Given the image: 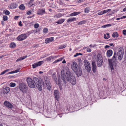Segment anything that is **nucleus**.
I'll list each match as a JSON object with an SVG mask.
<instances>
[{
  "label": "nucleus",
  "mask_w": 126,
  "mask_h": 126,
  "mask_svg": "<svg viewBox=\"0 0 126 126\" xmlns=\"http://www.w3.org/2000/svg\"><path fill=\"white\" fill-rule=\"evenodd\" d=\"M3 12L5 15H8L10 14L9 12L7 10H4L3 11Z\"/></svg>",
  "instance_id": "nucleus-34"
},
{
  "label": "nucleus",
  "mask_w": 126,
  "mask_h": 126,
  "mask_svg": "<svg viewBox=\"0 0 126 126\" xmlns=\"http://www.w3.org/2000/svg\"><path fill=\"white\" fill-rule=\"evenodd\" d=\"M52 76L53 79L55 81L57 79V78L56 76L54 73H53L52 74Z\"/></svg>",
  "instance_id": "nucleus-36"
},
{
  "label": "nucleus",
  "mask_w": 126,
  "mask_h": 126,
  "mask_svg": "<svg viewBox=\"0 0 126 126\" xmlns=\"http://www.w3.org/2000/svg\"><path fill=\"white\" fill-rule=\"evenodd\" d=\"M66 46V44H63L59 46V48L60 49H62L65 48Z\"/></svg>",
  "instance_id": "nucleus-31"
},
{
  "label": "nucleus",
  "mask_w": 126,
  "mask_h": 126,
  "mask_svg": "<svg viewBox=\"0 0 126 126\" xmlns=\"http://www.w3.org/2000/svg\"><path fill=\"white\" fill-rule=\"evenodd\" d=\"M66 62L65 60H64L62 62V63H66Z\"/></svg>",
  "instance_id": "nucleus-59"
},
{
  "label": "nucleus",
  "mask_w": 126,
  "mask_h": 126,
  "mask_svg": "<svg viewBox=\"0 0 126 126\" xmlns=\"http://www.w3.org/2000/svg\"><path fill=\"white\" fill-rule=\"evenodd\" d=\"M104 38H105L106 39H108V38L107 37H106V34H104Z\"/></svg>",
  "instance_id": "nucleus-53"
},
{
  "label": "nucleus",
  "mask_w": 126,
  "mask_h": 126,
  "mask_svg": "<svg viewBox=\"0 0 126 126\" xmlns=\"http://www.w3.org/2000/svg\"><path fill=\"white\" fill-rule=\"evenodd\" d=\"M97 64L98 67H101L103 61L101 55L98 54L97 55L96 59Z\"/></svg>",
  "instance_id": "nucleus-4"
},
{
  "label": "nucleus",
  "mask_w": 126,
  "mask_h": 126,
  "mask_svg": "<svg viewBox=\"0 0 126 126\" xmlns=\"http://www.w3.org/2000/svg\"><path fill=\"white\" fill-rule=\"evenodd\" d=\"M48 31V29L47 28L44 29L43 30V32L44 33H46Z\"/></svg>",
  "instance_id": "nucleus-41"
},
{
  "label": "nucleus",
  "mask_w": 126,
  "mask_h": 126,
  "mask_svg": "<svg viewBox=\"0 0 126 126\" xmlns=\"http://www.w3.org/2000/svg\"><path fill=\"white\" fill-rule=\"evenodd\" d=\"M19 17V16H16L14 17V19L15 20L17 19Z\"/></svg>",
  "instance_id": "nucleus-47"
},
{
  "label": "nucleus",
  "mask_w": 126,
  "mask_h": 126,
  "mask_svg": "<svg viewBox=\"0 0 126 126\" xmlns=\"http://www.w3.org/2000/svg\"><path fill=\"white\" fill-rule=\"evenodd\" d=\"M118 35L117 32H114L112 34V36L114 38L117 37H118Z\"/></svg>",
  "instance_id": "nucleus-25"
},
{
  "label": "nucleus",
  "mask_w": 126,
  "mask_h": 126,
  "mask_svg": "<svg viewBox=\"0 0 126 126\" xmlns=\"http://www.w3.org/2000/svg\"><path fill=\"white\" fill-rule=\"evenodd\" d=\"M123 12H125L126 11V7L124 8L123 10Z\"/></svg>",
  "instance_id": "nucleus-57"
},
{
  "label": "nucleus",
  "mask_w": 126,
  "mask_h": 126,
  "mask_svg": "<svg viewBox=\"0 0 126 126\" xmlns=\"http://www.w3.org/2000/svg\"><path fill=\"white\" fill-rule=\"evenodd\" d=\"M1 24H2L3 25L4 24V22L3 21H1Z\"/></svg>",
  "instance_id": "nucleus-64"
},
{
  "label": "nucleus",
  "mask_w": 126,
  "mask_h": 126,
  "mask_svg": "<svg viewBox=\"0 0 126 126\" xmlns=\"http://www.w3.org/2000/svg\"><path fill=\"white\" fill-rule=\"evenodd\" d=\"M39 26V25L38 24L36 23L34 24V27L35 28H38Z\"/></svg>",
  "instance_id": "nucleus-40"
},
{
  "label": "nucleus",
  "mask_w": 126,
  "mask_h": 126,
  "mask_svg": "<svg viewBox=\"0 0 126 126\" xmlns=\"http://www.w3.org/2000/svg\"><path fill=\"white\" fill-rule=\"evenodd\" d=\"M81 12H75L72 13L70 15V16H75L79 14Z\"/></svg>",
  "instance_id": "nucleus-21"
},
{
  "label": "nucleus",
  "mask_w": 126,
  "mask_h": 126,
  "mask_svg": "<svg viewBox=\"0 0 126 126\" xmlns=\"http://www.w3.org/2000/svg\"><path fill=\"white\" fill-rule=\"evenodd\" d=\"M32 14V11L31 10L27 12V14L28 15H31Z\"/></svg>",
  "instance_id": "nucleus-43"
},
{
  "label": "nucleus",
  "mask_w": 126,
  "mask_h": 126,
  "mask_svg": "<svg viewBox=\"0 0 126 126\" xmlns=\"http://www.w3.org/2000/svg\"><path fill=\"white\" fill-rule=\"evenodd\" d=\"M85 22V20L81 21L78 23V25H81L84 24Z\"/></svg>",
  "instance_id": "nucleus-33"
},
{
  "label": "nucleus",
  "mask_w": 126,
  "mask_h": 126,
  "mask_svg": "<svg viewBox=\"0 0 126 126\" xmlns=\"http://www.w3.org/2000/svg\"><path fill=\"white\" fill-rule=\"evenodd\" d=\"M3 18L4 21H6L7 20V17L6 16H3Z\"/></svg>",
  "instance_id": "nucleus-39"
},
{
  "label": "nucleus",
  "mask_w": 126,
  "mask_h": 126,
  "mask_svg": "<svg viewBox=\"0 0 126 126\" xmlns=\"http://www.w3.org/2000/svg\"><path fill=\"white\" fill-rule=\"evenodd\" d=\"M10 86L11 87H14L16 86V84L15 83L11 82L10 84Z\"/></svg>",
  "instance_id": "nucleus-38"
},
{
  "label": "nucleus",
  "mask_w": 126,
  "mask_h": 126,
  "mask_svg": "<svg viewBox=\"0 0 126 126\" xmlns=\"http://www.w3.org/2000/svg\"><path fill=\"white\" fill-rule=\"evenodd\" d=\"M14 72H15L14 71H11V72H9L8 73V74H11L15 73Z\"/></svg>",
  "instance_id": "nucleus-49"
},
{
  "label": "nucleus",
  "mask_w": 126,
  "mask_h": 126,
  "mask_svg": "<svg viewBox=\"0 0 126 126\" xmlns=\"http://www.w3.org/2000/svg\"><path fill=\"white\" fill-rule=\"evenodd\" d=\"M19 88L20 91L23 92H24L25 91V89H26V85L23 83H20L19 86Z\"/></svg>",
  "instance_id": "nucleus-6"
},
{
  "label": "nucleus",
  "mask_w": 126,
  "mask_h": 126,
  "mask_svg": "<svg viewBox=\"0 0 126 126\" xmlns=\"http://www.w3.org/2000/svg\"><path fill=\"white\" fill-rule=\"evenodd\" d=\"M54 40V37H51L46 39L45 40V43L47 44L50 42H51Z\"/></svg>",
  "instance_id": "nucleus-18"
},
{
  "label": "nucleus",
  "mask_w": 126,
  "mask_h": 126,
  "mask_svg": "<svg viewBox=\"0 0 126 126\" xmlns=\"http://www.w3.org/2000/svg\"><path fill=\"white\" fill-rule=\"evenodd\" d=\"M45 13V11L44 9H39L37 11V14L38 15H42L44 14Z\"/></svg>",
  "instance_id": "nucleus-16"
},
{
  "label": "nucleus",
  "mask_w": 126,
  "mask_h": 126,
  "mask_svg": "<svg viewBox=\"0 0 126 126\" xmlns=\"http://www.w3.org/2000/svg\"><path fill=\"white\" fill-rule=\"evenodd\" d=\"M43 63V61H40L37 63H36L32 65V66L33 68H35L41 65Z\"/></svg>",
  "instance_id": "nucleus-12"
},
{
  "label": "nucleus",
  "mask_w": 126,
  "mask_h": 126,
  "mask_svg": "<svg viewBox=\"0 0 126 126\" xmlns=\"http://www.w3.org/2000/svg\"><path fill=\"white\" fill-rule=\"evenodd\" d=\"M107 12H108V11H110L111 10V9H109L108 10H106Z\"/></svg>",
  "instance_id": "nucleus-63"
},
{
  "label": "nucleus",
  "mask_w": 126,
  "mask_h": 126,
  "mask_svg": "<svg viewBox=\"0 0 126 126\" xmlns=\"http://www.w3.org/2000/svg\"><path fill=\"white\" fill-rule=\"evenodd\" d=\"M4 105L6 107L10 108L13 107V105L9 102L7 101H5L4 103Z\"/></svg>",
  "instance_id": "nucleus-9"
},
{
  "label": "nucleus",
  "mask_w": 126,
  "mask_h": 126,
  "mask_svg": "<svg viewBox=\"0 0 126 126\" xmlns=\"http://www.w3.org/2000/svg\"><path fill=\"white\" fill-rule=\"evenodd\" d=\"M19 8L20 9L24 10L25 9V7L23 4L20 5L19 6Z\"/></svg>",
  "instance_id": "nucleus-30"
},
{
  "label": "nucleus",
  "mask_w": 126,
  "mask_h": 126,
  "mask_svg": "<svg viewBox=\"0 0 126 126\" xmlns=\"http://www.w3.org/2000/svg\"><path fill=\"white\" fill-rule=\"evenodd\" d=\"M34 16V15H33V16H29L28 17V18H31L32 17H33V16Z\"/></svg>",
  "instance_id": "nucleus-61"
},
{
  "label": "nucleus",
  "mask_w": 126,
  "mask_h": 126,
  "mask_svg": "<svg viewBox=\"0 0 126 126\" xmlns=\"http://www.w3.org/2000/svg\"><path fill=\"white\" fill-rule=\"evenodd\" d=\"M64 21V19H61L59 20L56 23L58 24H61L63 23Z\"/></svg>",
  "instance_id": "nucleus-26"
},
{
  "label": "nucleus",
  "mask_w": 126,
  "mask_h": 126,
  "mask_svg": "<svg viewBox=\"0 0 126 126\" xmlns=\"http://www.w3.org/2000/svg\"><path fill=\"white\" fill-rule=\"evenodd\" d=\"M90 10V8L89 7L86 8L84 10V12L86 13H88Z\"/></svg>",
  "instance_id": "nucleus-29"
},
{
  "label": "nucleus",
  "mask_w": 126,
  "mask_h": 126,
  "mask_svg": "<svg viewBox=\"0 0 126 126\" xmlns=\"http://www.w3.org/2000/svg\"><path fill=\"white\" fill-rule=\"evenodd\" d=\"M58 81H59V86H60V89H61V87L60 86V80H58Z\"/></svg>",
  "instance_id": "nucleus-52"
},
{
  "label": "nucleus",
  "mask_w": 126,
  "mask_h": 126,
  "mask_svg": "<svg viewBox=\"0 0 126 126\" xmlns=\"http://www.w3.org/2000/svg\"><path fill=\"white\" fill-rule=\"evenodd\" d=\"M103 11H101L100 12H99L98 13V15H102L103 14Z\"/></svg>",
  "instance_id": "nucleus-46"
},
{
  "label": "nucleus",
  "mask_w": 126,
  "mask_h": 126,
  "mask_svg": "<svg viewBox=\"0 0 126 126\" xmlns=\"http://www.w3.org/2000/svg\"><path fill=\"white\" fill-rule=\"evenodd\" d=\"M10 91L9 88L7 87L3 88V93L4 94H7Z\"/></svg>",
  "instance_id": "nucleus-15"
},
{
  "label": "nucleus",
  "mask_w": 126,
  "mask_h": 126,
  "mask_svg": "<svg viewBox=\"0 0 126 126\" xmlns=\"http://www.w3.org/2000/svg\"><path fill=\"white\" fill-rule=\"evenodd\" d=\"M20 68H19L18 69H16V70L14 71V72L15 73H17L19 72L20 71Z\"/></svg>",
  "instance_id": "nucleus-42"
},
{
  "label": "nucleus",
  "mask_w": 126,
  "mask_h": 126,
  "mask_svg": "<svg viewBox=\"0 0 126 126\" xmlns=\"http://www.w3.org/2000/svg\"><path fill=\"white\" fill-rule=\"evenodd\" d=\"M16 47V44L14 42L11 43L10 44V47L11 48H14Z\"/></svg>",
  "instance_id": "nucleus-27"
},
{
  "label": "nucleus",
  "mask_w": 126,
  "mask_h": 126,
  "mask_svg": "<svg viewBox=\"0 0 126 126\" xmlns=\"http://www.w3.org/2000/svg\"><path fill=\"white\" fill-rule=\"evenodd\" d=\"M110 47V46H108V45H106V46H105V48H108V47Z\"/></svg>",
  "instance_id": "nucleus-56"
},
{
  "label": "nucleus",
  "mask_w": 126,
  "mask_h": 126,
  "mask_svg": "<svg viewBox=\"0 0 126 126\" xmlns=\"http://www.w3.org/2000/svg\"><path fill=\"white\" fill-rule=\"evenodd\" d=\"M77 63L75 62H73L71 64V68L74 71H76L78 68Z\"/></svg>",
  "instance_id": "nucleus-8"
},
{
  "label": "nucleus",
  "mask_w": 126,
  "mask_h": 126,
  "mask_svg": "<svg viewBox=\"0 0 126 126\" xmlns=\"http://www.w3.org/2000/svg\"><path fill=\"white\" fill-rule=\"evenodd\" d=\"M27 57V55H26L24 56L23 57H21L19 58L18 59H17L16 61V62H18L21 61V60H22L25 59Z\"/></svg>",
  "instance_id": "nucleus-22"
},
{
  "label": "nucleus",
  "mask_w": 126,
  "mask_h": 126,
  "mask_svg": "<svg viewBox=\"0 0 126 126\" xmlns=\"http://www.w3.org/2000/svg\"><path fill=\"white\" fill-rule=\"evenodd\" d=\"M103 11L104 14L106 13L107 12L106 10H104Z\"/></svg>",
  "instance_id": "nucleus-54"
},
{
  "label": "nucleus",
  "mask_w": 126,
  "mask_h": 126,
  "mask_svg": "<svg viewBox=\"0 0 126 126\" xmlns=\"http://www.w3.org/2000/svg\"><path fill=\"white\" fill-rule=\"evenodd\" d=\"M106 34L108 36V38H109L110 36L109 33H107Z\"/></svg>",
  "instance_id": "nucleus-55"
},
{
  "label": "nucleus",
  "mask_w": 126,
  "mask_h": 126,
  "mask_svg": "<svg viewBox=\"0 0 126 126\" xmlns=\"http://www.w3.org/2000/svg\"><path fill=\"white\" fill-rule=\"evenodd\" d=\"M57 57L56 56H51L48 57L46 58L45 59V61L47 62H49L50 61L51 59H53L55 58H56Z\"/></svg>",
  "instance_id": "nucleus-20"
},
{
  "label": "nucleus",
  "mask_w": 126,
  "mask_h": 126,
  "mask_svg": "<svg viewBox=\"0 0 126 126\" xmlns=\"http://www.w3.org/2000/svg\"><path fill=\"white\" fill-rule=\"evenodd\" d=\"M123 49L122 48L120 47L119 48L117 53V55H123L124 52L123 51Z\"/></svg>",
  "instance_id": "nucleus-17"
},
{
  "label": "nucleus",
  "mask_w": 126,
  "mask_h": 126,
  "mask_svg": "<svg viewBox=\"0 0 126 126\" xmlns=\"http://www.w3.org/2000/svg\"><path fill=\"white\" fill-rule=\"evenodd\" d=\"M27 37L26 34H23L19 35L17 37V39L19 41H22L26 39Z\"/></svg>",
  "instance_id": "nucleus-7"
},
{
  "label": "nucleus",
  "mask_w": 126,
  "mask_h": 126,
  "mask_svg": "<svg viewBox=\"0 0 126 126\" xmlns=\"http://www.w3.org/2000/svg\"><path fill=\"white\" fill-rule=\"evenodd\" d=\"M92 64L93 72L94 73H95L97 70L96 64L94 61H93L92 62Z\"/></svg>",
  "instance_id": "nucleus-11"
},
{
  "label": "nucleus",
  "mask_w": 126,
  "mask_h": 126,
  "mask_svg": "<svg viewBox=\"0 0 126 126\" xmlns=\"http://www.w3.org/2000/svg\"><path fill=\"white\" fill-rule=\"evenodd\" d=\"M87 52H91V50L90 48H87L86 49Z\"/></svg>",
  "instance_id": "nucleus-44"
},
{
  "label": "nucleus",
  "mask_w": 126,
  "mask_h": 126,
  "mask_svg": "<svg viewBox=\"0 0 126 126\" xmlns=\"http://www.w3.org/2000/svg\"><path fill=\"white\" fill-rule=\"evenodd\" d=\"M118 56V59L120 61L122 59L123 55H117Z\"/></svg>",
  "instance_id": "nucleus-35"
},
{
  "label": "nucleus",
  "mask_w": 126,
  "mask_h": 126,
  "mask_svg": "<svg viewBox=\"0 0 126 126\" xmlns=\"http://www.w3.org/2000/svg\"><path fill=\"white\" fill-rule=\"evenodd\" d=\"M54 93L56 99V100H58L59 97V92L57 90H56L54 91Z\"/></svg>",
  "instance_id": "nucleus-13"
},
{
  "label": "nucleus",
  "mask_w": 126,
  "mask_h": 126,
  "mask_svg": "<svg viewBox=\"0 0 126 126\" xmlns=\"http://www.w3.org/2000/svg\"><path fill=\"white\" fill-rule=\"evenodd\" d=\"M19 25L20 26H22L21 21H20L19 22Z\"/></svg>",
  "instance_id": "nucleus-48"
},
{
  "label": "nucleus",
  "mask_w": 126,
  "mask_h": 126,
  "mask_svg": "<svg viewBox=\"0 0 126 126\" xmlns=\"http://www.w3.org/2000/svg\"><path fill=\"white\" fill-rule=\"evenodd\" d=\"M34 0H30L29 2V4L30 5V6H32L34 4L32 3L33 2Z\"/></svg>",
  "instance_id": "nucleus-37"
},
{
  "label": "nucleus",
  "mask_w": 126,
  "mask_h": 126,
  "mask_svg": "<svg viewBox=\"0 0 126 126\" xmlns=\"http://www.w3.org/2000/svg\"><path fill=\"white\" fill-rule=\"evenodd\" d=\"M123 32L124 35H126V30H124Z\"/></svg>",
  "instance_id": "nucleus-45"
},
{
  "label": "nucleus",
  "mask_w": 126,
  "mask_h": 126,
  "mask_svg": "<svg viewBox=\"0 0 126 126\" xmlns=\"http://www.w3.org/2000/svg\"><path fill=\"white\" fill-rule=\"evenodd\" d=\"M33 80L31 78H27V81L28 86L31 88H34L35 87L34 83L38 90L41 91L42 90V86H46L47 89L51 90L50 83L49 79L47 77L44 78V80H39L37 78L35 77L33 78Z\"/></svg>",
  "instance_id": "nucleus-1"
},
{
  "label": "nucleus",
  "mask_w": 126,
  "mask_h": 126,
  "mask_svg": "<svg viewBox=\"0 0 126 126\" xmlns=\"http://www.w3.org/2000/svg\"><path fill=\"white\" fill-rule=\"evenodd\" d=\"M64 57H63L60 58H59L57 60L55 61L53 63H55L57 62L62 61L64 58Z\"/></svg>",
  "instance_id": "nucleus-24"
},
{
  "label": "nucleus",
  "mask_w": 126,
  "mask_h": 126,
  "mask_svg": "<svg viewBox=\"0 0 126 126\" xmlns=\"http://www.w3.org/2000/svg\"><path fill=\"white\" fill-rule=\"evenodd\" d=\"M126 18V16H124L122 17H121V19H123L124 18Z\"/></svg>",
  "instance_id": "nucleus-51"
},
{
  "label": "nucleus",
  "mask_w": 126,
  "mask_h": 126,
  "mask_svg": "<svg viewBox=\"0 0 126 126\" xmlns=\"http://www.w3.org/2000/svg\"><path fill=\"white\" fill-rule=\"evenodd\" d=\"M74 72L76 73L78 76H81L82 74L81 69L80 68H78L76 71Z\"/></svg>",
  "instance_id": "nucleus-10"
},
{
  "label": "nucleus",
  "mask_w": 126,
  "mask_h": 126,
  "mask_svg": "<svg viewBox=\"0 0 126 126\" xmlns=\"http://www.w3.org/2000/svg\"><path fill=\"white\" fill-rule=\"evenodd\" d=\"M17 5L16 3H11L9 5V8L14 9L16 8L17 7Z\"/></svg>",
  "instance_id": "nucleus-14"
},
{
  "label": "nucleus",
  "mask_w": 126,
  "mask_h": 126,
  "mask_svg": "<svg viewBox=\"0 0 126 126\" xmlns=\"http://www.w3.org/2000/svg\"><path fill=\"white\" fill-rule=\"evenodd\" d=\"M5 74V73H4V71H3L2 72H1L0 75H2L3 74Z\"/></svg>",
  "instance_id": "nucleus-60"
},
{
  "label": "nucleus",
  "mask_w": 126,
  "mask_h": 126,
  "mask_svg": "<svg viewBox=\"0 0 126 126\" xmlns=\"http://www.w3.org/2000/svg\"><path fill=\"white\" fill-rule=\"evenodd\" d=\"M109 45L110 46H113V43H110V44Z\"/></svg>",
  "instance_id": "nucleus-62"
},
{
  "label": "nucleus",
  "mask_w": 126,
  "mask_h": 126,
  "mask_svg": "<svg viewBox=\"0 0 126 126\" xmlns=\"http://www.w3.org/2000/svg\"><path fill=\"white\" fill-rule=\"evenodd\" d=\"M76 20V18L74 17H71L68 19L67 21V22H71L72 21H75Z\"/></svg>",
  "instance_id": "nucleus-23"
},
{
  "label": "nucleus",
  "mask_w": 126,
  "mask_h": 126,
  "mask_svg": "<svg viewBox=\"0 0 126 126\" xmlns=\"http://www.w3.org/2000/svg\"><path fill=\"white\" fill-rule=\"evenodd\" d=\"M117 55L115 53L111 59H109L108 61L109 63L110 67L111 69L112 70H114V67H115L117 65Z\"/></svg>",
  "instance_id": "nucleus-3"
},
{
  "label": "nucleus",
  "mask_w": 126,
  "mask_h": 126,
  "mask_svg": "<svg viewBox=\"0 0 126 126\" xmlns=\"http://www.w3.org/2000/svg\"><path fill=\"white\" fill-rule=\"evenodd\" d=\"M113 51L111 49H109L107 50V55L108 57H110L112 54Z\"/></svg>",
  "instance_id": "nucleus-19"
},
{
  "label": "nucleus",
  "mask_w": 126,
  "mask_h": 126,
  "mask_svg": "<svg viewBox=\"0 0 126 126\" xmlns=\"http://www.w3.org/2000/svg\"><path fill=\"white\" fill-rule=\"evenodd\" d=\"M78 55H79L78 53H76V54L75 55H74V57H76L77 56H78Z\"/></svg>",
  "instance_id": "nucleus-50"
},
{
  "label": "nucleus",
  "mask_w": 126,
  "mask_h": 126,
  "mask_svg": "<svg viewBox=\"0 0 126 126\" xmlns=\"http://www.w3.org/2000/svg\"><path fill=\"white\" fill-rule=\"evenodd\" d=\"M84 63L86 69L89 72L91 69V67L89 62L87 60H84Z\"/></svg>",
  "instance_id": "nucleus-5"
},
{
  "label": "nucleus",
  "mask_w": 126,
  "mask_h": 126,
  "mask_svg": "<svg viewBox=\"0 0 126 126\" xmlns=\"http://www.w3.org/2000/svg\"><path fill=\"white\" fill-rule=\"evenodd\" d=\"M9 70H8V69H7V70H5L4 71V73H5L7 72Z\"/></svg>",
  "instance_id": "nucleus-58"
},
{
  "label": "nucleus",
  "mask_w": 126,
  "mask_h": 126,
  "mask_svg": "<svg viewBox=\"0 0 126 126\" xmlns=\"http://www.w3.org/2000/svg\"><path fill=\"white\" fill-rule=\"evenodd\" d=\"M61 76L62 80L65 83H66L67 81L70 82L73 85H74L76 83L75 76L69 71L66 73L65 74H62Z\"/></svg>",
  "instance_id": "nucleus-2"
},
{
  "label": "nucleus",
  "mask_w": 126,
  "mask_h": 126,
  "mask_svg": "<svg viewBox=\"0 0 126 126\" xmlns=\"http://www.w3.org/2000/svg\"><path fill=\"white\" fill-rule=\"evenodd\" d=\"M111 24H107L106 25H103L102 27H101L102 28H105L106 27H109L111 26Z\"/></svg>",
  "instance_id": "nucleus-32"
},
{
  "label": "nucleus",
  "mask_w": 126,
  "mask_h": 126,
  "mask_svg": "<svg viewBox=\"0 0 126 126\" xmlns=\"http://www.w3.org/2000/svg\"><path fill=\"white\" fill-rule=\"evenodd\" d=\"M63 15L62 14L59 13L55 15H54V17H55L58 18L61 17Z\"/></svg>",
  "instance_id": "nucleus-28"
}]
</instances>
